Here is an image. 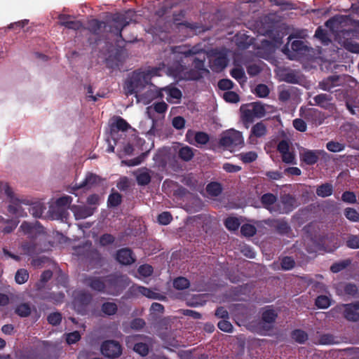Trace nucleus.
<instances>
[{
  "label": "nucleus",
  "mask_w": 359,
  "mask_h": 359,
  "mask_svg": "<svg viewBox=\"0 0 359 359\" xmlns=\"http://www.w3.org/2000/svg\"><path fill=\"white\" fill-rule=\"evenodd\" d=\"M221 146L226 149H233L244 145V139L242 133L234 129H230L224 132L219 140Z\"/></svg>",
  "instance_id": "3"
},
{
  "label": "nucleus",
  "mask_w": 359,
  "mask_h": 359,
  "mask_svg": "<svg viewBox=\"0 0 359 359\" xmlns=\"http://www.w3.org/2000/svg\"><path fill=\"white\" fill-rule=\"evenodd\" d=\"M134 351L140 355L144 356L149 352V347L147 344L144 343H137L133 348Z\"/></svg>",
  "instance_id": "52"
},
{
  "label": "nucleus",
  "mask_w": 359,
  "mask_h": 359,
  "mask_svg": "<svg viewBox=\"0 0 359 359\" xmlns=\"http://www.w3.org/2000/svg\"><path fill=\"white\" fill-rule=\"evenodd\" d=\"M294 266V261L289 257H285L282 259L281 266L284 270H290Z\"/></svg>",
  "instance_id": "63"
},
{
  "label": "nucleus",
  "mask_w": 359,
  "mask_h": 359,
  "mask_svg": "<svg viewBox=\"0 0 359 359\" xmlns=\"http://www.w3.org/2000/svg\"><path fill=\"white\" fill-rule=\"evenodd\" d=\"M292 124L294 128L300 132H305L306 130V124L302 118H295Z\"/></svg>",
  "instance_id": "59"
},
{
  "label": "nucleus",
  "mask_w": 359,
  "mask_h": 359,
  "mask_svg": "<svg viewBox=\"0 0 359 359\" xmlns=\"http://www.w3.org/2000/svg\"><path fill=\"white\" fill-rule=\"evenodd\" d=\"M320 151L317 150H309L304 147L299 149L300 160L306 165L315 164L319 158Z\"/></svg>",
  "instance_id": "14"
},
{
  "label": "nucleus",
  "mask_w": 359,
  "mask_h": 359,
  "mask_svg": "<svg viewBox=\"0 0 359 359\" xmlns=\"http://www.w3.org/2000/svg\"><path fill=\"white\" fill-rule=\"evenodd\" d=\"M194 149L189 146L182 147L178 151V156L184 161H189L194 156Z\"/></svg>",
  "instance_id": "26"
},
{
  "label": "nucleus",
  "mask_w": 359,
  "mask_h": 359,
  "mask_svg": "<svg viewBox=\"0 0 359 359\" xmlns=\"http://www.w3.org/2000/svg\"><path fill=\"white\" fill-rule=\"evenodd\" d=\"M341 84V79L339 76H331L319 83V88L323 90L332 92L334 88Z\"/></svg>",
  "instance_id": "19"
},
{
  "label": "nucleus",
  "mask_w": 359,
  "mask_h": 359,
  "mask_svg": "<svg viewBox=\"0 0 359 359\" xmlns=\"http://www.w3.org/2000/svg\"><path fill=\"white\" fill-rule=\"evenodd\" d=\"M223 97L224 99L229 102L236 103L239 101L238 95L233 91H228L224 93Z\"/></svg>",
  "instance_id": "58"
},
{
  "label": "nucleus",
  "mask_w": 359,
  "mask_h": 359,
  "mask_svg": "<svg viewBox=\"0 0 359 359\" xmlns=\"http://www.w3.org/2000/svg\"><path fill=\"white\" fill-rule=\"evenodd\" d=\"M292 339L299 343H304L308 339L307 334L301 330H294L292 334Z\"/></svg>",
  "instance_id": "40"
},
{
  "label": "nucleus",
  "mask_w": 359,
  "mask_h": 359,
  "mask_svg": "<svg viewBox=\"0 0 359 359\" xmlns=\"http://www.w3.org/2000/svg\"><path fill=\"white\" fill-rule=\"evenodd\" d=\"M295 95V90L292 88H281L279 89L278 98L282 102H287Z\"/></svg>",
  "instance_id": "29"
},
{
  "label": "nucleus",
  "mask_w": 359,
  "mask_h": 359,
  "mask_svg": "<svg viewBox=\"0 0 359 359\" xmlns=\"http://www.w3.org/2000/svg\"><path fill=\"white\" fill-rule=\"evenodd\" d=\"M189 281L184 277H179L174 280L173 286L177 290H184L189 287Z\"/></svg>",
  "instance_id": "45"
},
{
  "label": "nucleus",
  "mask_w": 359,
  "mask_h": 359,
  "mask_svg": "<svg viewBox=\"0 0 359 359\" xmlns=\"http://www.w3.org/2000/svg\"><path fill=\"white\" fill-rule=\"evenodd\" d=\"M130 128V125L122 118L118 117L111 126V136L115 141L116 133L121 130L125 132Z\"/></svg>",
  "instance_id": "21"
},
{
  "label": "nucleus",
  "mask_w": 359,
  "mask_h": 359,
  "mask_svg": "<svg viewBox=\"0 0 359 359\" xmlns=\"http://www.w3.org/2000/svg\"><path fill=\"white\" fill-rule=\"evenodd\" d=\"M239 158L245 163H250L255 161L257 158V154L255 151H248L241 153Z\"/></svg>",
  "instance_id": "35"
},
{
  "label": "nucleus",
  "mask_w": 359,
  "mask_h": 359,
  "mask_svg": "<svg viewBox=\"0 0 359 359\" xmlns=\"http://www.w3.org/2000/svg\"><path fill=\"white\" fill-rule=\"evenodd\" d=\"M29 205L30 201L26 198H13L11 204L8 205V212L17 217H24L27 216V212L22 208V205Z\"/></svg>",
  "instance_id": "11"
},
{
  "label": "nucleus",
  "mask_w": 359,
  "mask_h": 359,
  "mask_svg": "<svg viewBox=\"0 0 359 359\" xmlns=\"http://www.w3.org/2000/svg\"><path fill=\"white\" fill-rule=\"evenodd\" d=\"M101 351L106 357L114 358L121 354V348L120 344L115 341H107L102 344Z\"/></svg>",
  "instance_id": "12"
},
{
  "label": "nucleus",
  "mask_w": 359,
  "mask_h": 359,
  "mask_svg": "<svg viewBox=\"0 0 359 359\" xmlns=\"http://www.w3.org/2000/svg\"><path fill=\"white\" fill-rule=\"evenodd\" d=\"M326 148L331 152H339L344 149L345 145L338 142L330 141L327 143Z\"/></svg>",
  "instance_id": "41"
},
{
  "label": "nucleus",
  "mask_w": 359,
  "mask_h": 359,
  "mask_svg": "<svg viewBox=\"0 0 359 359\" xmlns=\"http://www.w3.org/2000/svg\"><path fill=\"white\" fill-rule=\"evenodd\" d=\"M348 19L345 16H335L333 18L327 20L325 23L327 27L332 32L337 33V39L339 43L341 44L346 50L353 53H359V43L353 41L347 36V35H342L341 30H339L341 27L342 23L346 24Z\"/></svg>",
  "instance_id": "2"
},
{
  "label": "nucleus",
  "mask_w": 359,
  "mask_h": 359,
  "mask_svg": "<svg viewBox=\"0 0 359 359\" xmlns=\"http://www.w3.org/2000/svg\"><path fill=\"white\" fill-rule=\"evenodd\" d=\"M227 65V60L224 56H218L211 62V67L216 72H219Z\"/></svg>",
  "instance_id": "30"
},
{
  "label": "nucleus",
  "mask_w": 359,
  "mask_h": 359,
  "mask_svg": "<svg viewBox=\"0 0 359 359\" xmlns=\"http://www.w3.org/2000/svg\"><path fill=\"white\" fill-rule=\"evenodd\" d=\"M225 226L230 231H235L238 229L240 222L236 217H229L225 220Z\"/></svg>",
  "instance_id": "47"
},
{
  "label": "nucleus",
  "mask_w": 359,
  "mask_h": 359,
  "mask_svg": "<svg viewBox=\"0 0 359 359\" xmlns=\"http://www.w3.org/2000/svg\"><path fill=\"white\" fill-rule=\"evenodd\" d=\"M210 140L209 135L204 132H196L195 135V144H205Z\"/></svg>",
  "instance_id": "44"
},
{
  "label": "nucleus",
  "mask_w": 359,
  "mask_h": 359,
  "mask_svg": "<svg viewBox=\"0 0 359 359\" xmlns=\"http://www.w3.org/2000/svg\"><path fill=\"white\" fill-rule=\"evenodd\" d=\"M343 306L345 308L344 317L346 319L354 322L359 320V302L344 304Z\"/></svg>",
  "instance_id": "16"
},
{
  "label": "nucleus",
  "mask_w": 359,
  "mask_h": 359,
  "mask_svg": "<svg viewBox=\"0 0 359 359\" xmlns=\"http://www.w3.org/2000/svg\"><path fill=\"white\" fill-rule=\"evenodd\" d=\"M332 100V96L327 94H320L313 97L314 104L324 109H330L331 107Z\"/></svg>",
  "instance_id": "24"
},
{
  "label": "nucleus",
  "mask_w": 359,
  "mask_h": 359,
  "mask_svg": "<svg viewBox=\"0 0 359 359\" xmlns=\"http://www.w3.org/2000/svg\"><path fill=\"white\" fill-rule=\"evenodd\" d=\"M172 50L173 59L177 57V54L184 55L185 57H187L197 53V51L190 49L185 46H175L172 48Z\"/></svg>",
  "instance_id": "27"
},
{
  "label": "nucleus",
  "mask_w": 359,
  "mask_h": 359,
  "mask_svg": "<svg viewBox=\"0 0 359 359\" xmlns=\"http://www.w3.org/2000/svg\"><path fill=\"white\" fill-rule=\"evenodd\" d=\"M83 283L94 290L113 294L109 285L113 283L111 278L104 280L97 277H87L83 280Z\"/></svg>",
  "instance_id": "7"
},
{
  "label": "nucleus",
  "mask_w": 359,
  "mask_h": 359,
  "mask_svg": "<svg viewBox=\"0 0 359 359\" xmlns=\"http://www.w3.org/2000/svg\"><path fill=\"white\" fill-rule=\"evenodd\" d=\"M243 120L248 123L253 121L255 118H262L266 112L265 107L259 102H253L245 107H241Z\"/></svg>",
  "instance_id": "4"
},
{
  "label": "nucleus",
  "mask_w": 359,
  "mask_h": 359,
  "mask_svg": "<svg viewBox=\"0 0 359 359\" xmlns=\"http://www.w3.org/2000/svg\"><path fill=\"white\" fill-rule=\"evenodd\" d=\"M72 202V198L69 196H63L55 201V203L50 207L49 216L53 219H61L67 208Z\"/></svg>",
  "instance_id": "5"
},
{
  "label": "nucleus",
  "mask_w": 359,
  "mask_h": 359,
  "mask_svg": "<svg viewBox=\"0 0 359 359\" xmlns=\"http://www.w3.org/2000/svg\"><path fill=\"white\" fill-rule=\"evenodd\" d=\"M168 109V105L164 102H157L154 104L153 106L147 107V111L149 113L151 110L154 109L155 111L159 114L165 112Z\"/></svg>",
  "instance_id": "46"
},
{
  "label": "nucleus",
  "mask_w": 359,
  "mask_h": 359,
  "mask_svg": "<svg viewBox=\"0 0 359 359\" xmlns=\"http://www.w3.org/2000/svg\"><path fill=\"white\" fill-rule=\"evenodd\" d=\"M267 133L266 126L263 122H259L254 125L250 131V135L248 138L250 144L255 143V138H261L264 137Z\"/></svg>",
  "instance_id": "15"
},
{
  "label": "nucleus",
  "mask_w": 359,
  "mask_h": 359,
  "mask_svg": "<svg viewBox=\"0 0 359 359\" xmlns=\"http://www.w3.org/2000/svg\"><path fill=\"white\" fill-rule=\"evenodd\" d=\"M206 191L212 196H217L222 192V187L219 183L212 182L208 184Z\"/></svg>",
  "instance_id": "39"
},
{
  "label": "nucleus",
  "mask_w": 359,
  "mask_h": 359,
  "mask_svg": "<svg viewBox=\"0 0 359 359\" xmlns=\"http://www.w3.org/2000/svg\"><path fill=\"white\" fill-rule=\"evenodd\" d=\"M231 75L236 79L241 84L245 83L246 76L245 72L242 68H234L231 72Z\"/></svg>",
  "instance_id": "37"
},
{
  "label": "nucleus",
  "mask_w": 359,
  "mask_h": 359,
  "mask_svg": "<svg viewBox=\"0 0 359 359\" xmlns=\"http://www.w3.org/2000/svg\"><path fill=\"white\" fill-rule=\"evenodd\" d=\"M30 208H29V212L34 217H41L43 210H45V207L41 203H30Z\"/></svg>",
  "instance_id": "31"
},
{
  "label": "nucleus",
  "mask_w": 359,
  "mask_h": 359,
  "mask_svg": "<svg viewBox=\"0 0 359 359\" xmlns=\"http://www.w3.org/2000/svg\"><path fill=\"white\" fill-rule=\"evenodd\" d=\"M316 194L321 197L329 196L332 194V186L330 184H322L316 189Z\"/></svg>",
  "instance_id": "34"
},
{
  "label": "nucleus",
  "mask_w": 359,
  "mask_h": 359,
  "mask_svg": "<svg viewBox=\"0 0 359 359\" xmlns=\"http://www.w3.org/2000/svg\"><path fill=\"white\" fill-rule=\"evenodd\" d=\"M117 305L114 302H106L102 306V311L107 316H111L116 313Z\"/></svg>",
  "instance_id": "38"
},
{
  "label": "nucleus",
  "mask_w": 359,
  "mask_h": 359,
  "mask_svg": "<svg viewBox=\"0 0 359 359\" xmlns=\"http://www.w3.org/2000/svg\"><path fill=\"white\" fill-rule=\"evenodd\" d=\"M15 312L22 318L27 317L31 313V307L27 303H22L16 306Z\"/></svg>",
  "instance_id": "32"
},
{
  "label": "nucleus",
  "mask_w": 359,
  "mask_h": 359,
  "mask_svg": "<svg viewBox=\"0 0 359 359\" xmlns=\"http://www.w3.org/2000/svg\"><path fill=\"white\" fill-rule=\"evenodd\" d=\"M100 181V178L99 176L96 175L95 174L88 172L86 175V177L83 180V181L79 184H76L75 185L72 187L69 192L71 194H74V191L79 189H90L94 185L98 184Z\"/></svg>",
  "instance_id": "13"
},
{
  "label": "nucleus",
  "mask_w": 359,
  "mask_h": 359,
  "mask_svg": "<svg viewBox=\"0 0 359 359\" xmlns=\"http://www.w3.org/2000/svg\"><path fill=\"white\" fill-rule=\"evenodd\" d=\"M76 219H83L91 216L93 214L94 209L90 207L81 205H72L70 207Z\"/></svg>",
  "instance_id": "20"
},
{
  "label": "nucleus",
  "mask_w": 359,
  "mask_h": 359,
  "mask_svg": "<svg viewBox=\"0 0 359 359\" xmlns=\"http://www.w3.org/2000/svg\"><path fill=\"white\" fill-rule=\"evenodd\" d=\"M151 173L152 172L145 167L139 168L133 172L137 184L141 186L147 185L150 182Z\"/></svg>",
  "instance_id": "18"
},
{
  "label": "nucleus",
  "mask_w": 359,
  "mask_h": 359,
  "mask_svg": "<svg viewBox=\"0 0 359 359\" xmlns=\"http://www.w3.org/2000/svg\"><path fill=\"white\" fill-rule=\"evenodd\" d=\"M138 272L141 276L144 277H147L152 273L153 268L149 264L142 265L139 267Z\"/></svg>",
  "instance_id": "61"
},
{
  "label": "nucleus",
  "mask_w": 359,
  "mask_h": 359,
  "mask_svg": "<svg viewBox=\"0 0 359 359\" xmlns=\"http://www.w3.org/2000/svg\"><path fill=\"white\" fill-rule=\"evenodd\" d=\"M20 229L25 234H29L32 237H36L38 235L44 233V229L43 226H40L37 223H36L34 225H32L27 222H24L20 225Z\"/></svg>",
  "instance_id": "17"
},
{
  "label": "nucleus",
  "mask_w": 359,
  "mask_h": 359,
  "mask_svg": "<svg viewBox=\"0 0 359 359\" xmlns=\"http://www.w3.org/2000/svg\"><path fill=\"white\" fill-rule=\"evenodd\" d=\"M315 36L324 45H327L330 40L325 30L321 28H318L315 33Z\"/></svg>",
  "instance_id": "50"
},
{
  "label": "nucleus",
  "mask_w": 359,
  "mask_h": 359,
  "mask_svg": "<svg viewBox=\"0 0 359 359\" xmlns=\"http://www.w3.org/2000/svg\"><path fill=\"white\" fill-rule=\"evenodd\" d=\"M21 253L27 255H32L41 252L33 241L25 242L20 247Z\"/></svg>",
  "instance_id": "25"
},
{
  "label": "nucleus",
  "mask_w": 359,
  "mask_h": 359,
  "mask_svg": "<svg viewBox=\"0 0 359 359\" xmlns=\"http://www.w3.org/2000/svg\"><path fill=\"white\" fill-rule=\"evenodd\" d=\"M283 203V210L287 211V213L292 211L295 206V200L290 195H285L282 198Z\"/></svg>",
  "instance_id": "33"
},
{
  "label": "nucleus",
  "mask_w": 359,
  "mask_h": 359,
  "mask_svg": "<svg viewBox=\"0 0 359 359\" xmlns=\"http://www.w3.org/2000/svg\"><path fill=\"white\" fill-rule=\"evenodd\" d=\"M121 201V196L118 193H113L109 195L108 203L110 206L116 207L120 204Z\"/></svg>",
  "instance_id": "53"
},
{
  "label": "nucleus",
  "mask_w": 359,
  "mask_h": 359,
  "mask_svg": "<svg viewBox=\"0 0 359 359\" xmlns=\"http://www.w3.org/2000/svg\"><path fill=\"white\" fill-rule=\"evenodd\" d=\"M172 219L171 215L168 212H163L158 217V221L161 224L166 225L170 222Z\"/></svg>",
  "instance_id": "62"
},
{
  "label": "nucleus",
  "mask_w": 359,
  "mask_h": 359,
  "mask_svg": "<svg viewBox=\"0 0 359 359\" xmlns=\"http://www.w3.org/2000/svg\"><path fill=\"white\" fill-rule=\"evenodd\" d=\"M346 217L352 222H358L359 220V214L353 208H347L344 210Z\"/></svg>",
  "instance_id": "49"
},
{
  "label": "nucleus",
  "mask_w": 359,
  "mask_h": 359,
  "mask_svg": "<svg viewBox=\"0 0 359 359\" xmlns=\"http://www.w3.org/2000/svg\"><path fill=\"white\" fill-rule=\"evenodd\" d=\"M29 278V273L26 269H21L18 270L15 274V281L18 284H23L27 281Z\"/></svg>",
  "instance_id": "42"
},
{
  "label": "nucleus",
  "mask_w": 359,
  "mask_h": 359,
  "mask_svg": "<svg viewBox=\"0 0 359 359\" xmlns=\"http://www.w3.org/2000/svg\"><path fill=\"white\" fill-rule=\"evenodd\" d=\"M276 317L277 313L273 309H267L264 311L262 315V320L259 323L256 331L261 334H266V332L273 327Z\"/></svg>",
  "instance_id": "8"
},
{
  "label": "nucleus",
  "mask_w": 359,
  "mask_h": 359,
  "mask_svg": "<svg viewBox=\"0 0 359 359\" xmlns=\"http://www.w3.org/2000/svg\"><path fill=\"white\" fill-rule=\"evenodd\" d=\"M48 321L53 325H58L62 320V315L60 313H52L48 316Z\"/></svg>",
  "instance_id": "56"
},
{
  "label": "nucleus",
  "mask_w": 359,
  "mask_h": 359,
  "mask_svg": "<svg viewBox=\"0 0 359 359\" xmlns=\"http://www.w3.org/2000/svg\"><path fill=\"white\" fill-rule=\"evenodd\" d=\"M290 46L292 51L295 53L302 52L306 50V46L304 44V42L301 40H294L293 41L291 42L290 44V42H288L285 47L284 48L283 51L285 54L288 55V57L291 60L293 59V57L290 53Z\"/></svg>",
  "instance_id": "23"
},
{
  "label": "nucleus",
  "mask_w": 359,
  "mask_h": 359,
  "mask_svg": "<svg viewBox=\"0 0 359 359\" xmlns=\"http://www.w3.org/2000/svg\"><path fill=\"white\" fill-rule=\"evenodd\" d=\"M187 68L177 62L170 67H166L164 64L158 67L148 69L147 72H133L131 76L128 79L124 85V90L126 95L135 94L137 102H142L147 104L151 100L152 93L150 91L151 88L144 95H138V93L149 84L151 77L155 76H162L163 74L178 77L180 79H193L194 76L187 75L184 71Z\"/></svg>",
  "instance_id": "1"
},
{
  "label": "nucleus",
  "mask_w": 359,
  "mask_h": 359,
  "mask_svg": "<svg viewBox=\"0 0 359 359\" xmlns=\"http://www.w3.org/2000/svg\"><path fill=\"white\" fill-rule=\"evenodd\" d=\"M147 152L142 153L140 156L128 161H122L121 163L128 166H135L140 164L147 157Z\"/></svg>",
  "instance_id": "43"
},
{
  "label": "nucleus",
  "mask_w": 359,
  "mask_h": 359,
  "mask_svg": "<svg viewBox=\"0 0 359 359\" xmlns=\"http://www.w3.org/2000/svg\"><path fill=\"white\" fill-rule=\"evenodd\" d=\"M277 198L272 194H265L261 198V201L263 205L271 212V208H273Z\"/></svg>",
  "instance_id": "28"
},
{
  "label": "nucleus",
  "mask_w": 359,
  "mask_h": 359,
  "mask_svg": "<svg viewBox=\"0 0 359 359\" xmlns=\"http://www.w3.org/2000/svg\"><path fill=\"white\" fill-rule=\"evenodd\" d=\"M218 327L223 332H231L233 330V326L229 321L226 319L220 320L217 324Z\"/></svg>",
  "instance_id": "55"
},
{
  "label": "nucleus",
  "mask_w": 359,
  "mask_h": 359,
  "mask_svg": "<svg viewBox=\"0 0 359 359\" xmlns=\"http://www.w3.org/2000/svg\"><path fill=\"white\" fill-rule=\"evenodd\" d=\"M116 258L119 263L123 265H129L135 262L131 250L128 248L118 250Z\"/></svg>",
  "instance_id": "22"
},
{
  "label": "nucleus",
  "mask_w": 359,
  "mask_h": 359,
  "mask_svg": "<svg viewBox=\"0 0 359 359\" xmlns=\"http://www.w3.org/2000/svg\"><path fill=\"white\" fill-rule=\"evenodd\" d=\"M133 15V13L131 11H128L126 14L115 15L111 22L109 31L121 36V30L123 27L129 25L131 20V19H128V16L132 17Z\"/></svg>",
  "instance_id": "10"
},
{
  "label": "nucleus",
  "mask_w": 359,
  "mask_h": 359,
  "mask_svg": "<svg viewBox=\"0 0 359 359\" xmlns=\"http://www.w3.org/2000/svg\"><path fill=\"white\" fill-rule=\"evenodd\" d=\"M150 91L152 93V95L151 98L148 99L149 100H151L156 97L162 98L163 97V92H165L167 95V101L171 103H178L182 97L181 91L173 86H167L160 88L158 90L154 89L151 90Z\"/></svg>",
  "instance_id": "6"
},
{
  "label": "nucleus",
  "mask_w": 359,
  "mask_h": 359,
  "mask_svg": "<svg viewBox=\"0 0 359 359\" xmlns=\"http://www.w3.org/2000/svg\"><path fill=\"white\" fill-rule=\"evenodd\" d=\"M277 149L283 162L287 164H297L296 155L289 142L281 140L278 144Z\"/></svg>",
  "instance_id": "9"
},
{
  "label": "nucleus",
  "mask_w": 359,
  "mask_h": 359,
  "mask_svg": "<svg viewBox=\"0 0 359 359\" xmlns=\"http://www.w3.org/2000/svg\"><path fill=\"white\" fill-rule=\"evenodd\" d=\"M81 339V335L78 331L70 332L66 335V341L68 344H72Z\"/></svg>",
  "instance_id": "57"
},
{
  "label": "nucleus",
  "mask_w": 359,
  "mask_h": 359,
  "mask_svg": "<svg viewBox=\"0 0 359 359\" xmlns=\"http://www.w3.org/2000/svg\"><path fill=\"white\" fill-rule=\"evenodd\" d=\"M241 231L243 236L250 237L255 234L256 229L253 225L244 224L241 226Z\"/></svg>",
  "instance_id": "51"
},
{
  "label": "nucleus",
  "mask_w": 359,
  "mask_h": 359,
  "mask_svg": "<svg viewBox=\"0 0 359 359\" xmlns=\"http://www.w3.org/2000/svg\"><path fill=\"white\" fill-rule=\"evenodd\" d=\"M348 247L353 249L359 248V236H351L348 238L347 241Z\"/></svg>",
  "instance_id": "64"
},
{
  "label": "nucleus",
  "mask_w": 359,
  "mask_h": 359,
  "mask_svg": "<svg viewBox=\"0 0 359 359\" xmlns=\"http://www.w3.org/2000/svg\"><path fill=\"white\" fill-rule=\"evenodd\" d=\"M330 304V298L326 295H320L316 299V305L319 309H327Z\"/></svg>",
  "instance_id": "36"
},
{
  "label": "nucleus",
  "mask_w": 359,
  "mask_h": 359,
  "mask_svg": "<svg viewBox=\"0 0 359 359\" xmlns=\"http://www.w3.org/2000/svg\"><path fill=\"white\" fill-rule=\"evenodd\" d=\"M255 93L260 97H266L269 93V90L266 85L259 84L255 88Z\"/></svg>",
  "instance_id": "54"
},
{
  "label": "nucleus",
  "mask_w": 359,
  "mask_h": 359,
  "mask_svg": "<svg viewBox=\"0 0 359 359\" xmlns=\"http://www.w3.org/2000/svg\"><path fill=\"white\" fill-rule=\"evenodd\" d=\"M343 201L348 203H355L356 202V196L353 192L345 191L341 196Z\"/></svg>",
  "instance_id": "60"
},
{
  "label": "nucleus",
  "mask_w": 359,
  "mask_h": 359,
  "mask_svg": "<svg viewBox=\"0 0 359 359\" xmlns=\"http://www.w3.org/2000/svg\"><path fill=\"white\" fill-rule=\"evenodd\" d=\"M354 28L353 30H341L342 35H347V36H353L359 39V21L353 22Z\"/></svg>",
  "instance_id": "48"
}]
</instances>
